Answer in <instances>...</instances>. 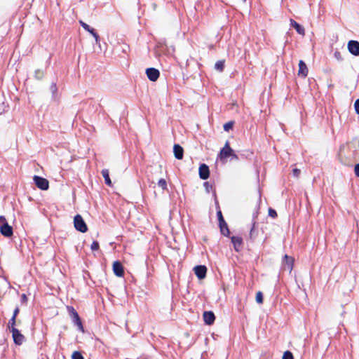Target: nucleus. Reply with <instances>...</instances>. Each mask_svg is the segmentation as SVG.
Segmentation results:
<instances>
[{
    "label": "nucleus",
    "mask_w": 359,
    "mask_h": 359,
    "mask_svg": "<svg viewBox=\"0 0 359 359\" xmlns=\"http://www.w3.org/2000/svg\"><path fill=\"white\" fill-rule=\"evenodd\" d=\"M173 152L175 157L177 159L181 160L183 158L184 149L180 144H175L173 147Z\"/></svg>",
    "instance_id": "dca6fc26"
},
{
    "label": "nucleus",
    "mask_w": 359,
    "mask_h": 359,
    "mask_svg": "<svg viewBox=\"0 0 359 359\" xmlns=\"http://www.w3.org/2000/svg\"><path fill=\"white\" fill-rule=\"evenodd\" d=\"M15 323H16V318L13 317L10 319L9 322H8V327L10 329V331L11 330V329L13 328H15Z\"/></svg>",
    "instance_id": "393cba45"
},
{
    "label": "nucleus",
    "mask_w": 359,
    "mask_h": 359,
    "mask_svg": "<svg viewBox=\"0 0 359 359\" xmlns=\"http://www.w3.org/2000/svg\"><path fill=\"white\" fill-rule=\"evenodd\" d=\"M67 310L73 323L77 326L79 331L84 332V328L81 320L76 311L72 306H67Z\"/></svg>",
    "instance_id": "f03ea898"
},
{
    "label": "nucleus",
    "mask_w": 359,
    "mask_h": 359,
    "mask_svg": "<svg viewBox=\"0 0 359 359\" xmlns=\"http://www.w3.org/2000/svg\"><path fill=\"white\" fill-rule=\"evenodd\" d=\"M93 36L95 40V43L100 45V36L97 32L93 33Z\"/></svg>",
    "instance_id": "e433bc0d"
},
{
    "label": "nucleus",
    "mask_w": 359,
    "mask_h": 359,
    "mask_svg": "<svg viewBox=\"0 0 359 359\" xmlns=\"http://www.w3.org/2000/svg\"><path fill=\"white\" fill-rule=\"evenodd\" d=\"M308 68L305 62L303 60H300L299 62L298 75L305 78L308 75Z\"/></svg>",
    "instance_id": "2eb2a0df"
},
{
    "label": "nucleus",
    "mask_w": 359,
    "mask_h": 359,
    "mask_svg": "<svg viewBox=\"0 0 359 359\" xmlns=\"http://www.w3.org/2000/svg\"><path fill=\"white\" fill-rule=\"evenodd\" d=\"M86 31L88 32L92 36L93 35V33L96 32L95 30L90 27V29H88V30H86Z\"/></svg>",
    "instance_id": "a19ab883"
},
{
    "label": "nucleus",
    "mask_w": 359,
    "mask_h": 359,
    "mask_svg": "<svg viewBox=\"0 0 359 359\" xmlns=\"http://www.w3.org/2000/svg\"><path fill=\"white\" fill-rule=\"evenodd\" d=\"M232 159L238 160V156L233 152V154L231 156Z\"/></svg>",
    "instance_id": "37998d69"
},
{
    "label": "nucleus",
    "mask_w": 359,
    "mask_h": 359,
    "mask_svg": "<svg viewBox=\"0 0 359 359\" xmlns=\"http://www.w3.org/2000/svg\"><path fill=\"white\" fill-rule=\"evenodd\" d=\"M21 300L22 302H26L27 301V297L26 294H22L21 295Z\"/></svg>",
    "instance_id": "ea45409f"
},
{
    "label": "nucleus",
    "mask_w": 359,
    "mask_h": 359,
    "mask_svg": "<svg viewBox=\"0 0 359 359\" xmlns=\"http://www.w3.org/2000/svg\"><path fill=\"white\" fill-rule=\"evenodd\" d=\"M204 322L206 325H212L215 320V316L212 311H205L203 315Z\"/></svg>",
    "instance_id": "4468645a"
},
{
    "label": "nucleus",
    "mask_w": 359,
    "mask_h": 359,
    "mask_svg": "<svg viewBox=\"0 0 359 359\" xmlns=\"http://www.w3.org/2000/svg\"><path fill=\"white\" fill-rule=\"evenodd\" d=\"M20 312V309L17 306L14 311H13V317L15 318L17 317L18 314Z\"/></svg>",
    "instance_id": "58836bf2"
},
{
    "label": "nucleus",
    "mask_w": 359,
    "mask_h": 359,
    "mask_svg": "<svg viewBox=\"0 0 359 359\" xmlns=\"http://www.w3.org/2000/svg\"><path fill=\"white\" fill-rule=\"evenodd\" d=\"M217 215L219 221V226L220 228L221 233L225 236H229L230 234V231L228 228L227 224L224 219L221 210H218L217 212Z\"/></svg>",
    "instance_id": "20e7f679"
},
{
    "label": "nucleus",
    "mask_w": 359,
    "mask_h": 359,
    "mask_svg": "<svg viewBox=\"0 0 359 359\" xmlns=\"http://www.w3.org/2000/svg\"><path fill=\"white\" fill-rule=\"evenodd\" d=\"M203 186L205 187V190H206V191H207L208 193H209V192H210V189H212V185H210V184H209V182H204V183H203Z\"/></svg>",
    "instance_id": "473e14b6"
},
{
    "label": "nucleus",
    "mask_w": 359,
    "mask_h": 359,
    "mask_svg": "<svg viewBox=\"0 0 359 359\" xmlns=\"http://www.w3.org/2000/svg\"><path fill=\"white\" fill-rule=\"evenodd\" d=\"M44 73L41 69H36L34 72V77L38 79L41 80L43 77Z\"/></svg>",
    "instance_id": "5701e85b"
},
{
    "label": "nucleus",
    "mask_w": 359,
    "mask_h": 359,
    "mask_svg": "<svg viewBox=\"0 0 359 359\" xmlns=\"http://www.w3.org/2000/svg\"><path fill=\"white\" fill-rule=\"evenodd\" d=\"M233 152V150L229 146V142L226 141L224 147L220 151L219 156L221 158H226L231 156Z\"/></svg>",
    "instance_id": "6e6552de"
},
{
    "label": "nucleus",
    "mask_w": 359,
    "mask_h": 359,
    "mask_svg": "<svg viewBox=\"0 0 359 359\" xmlns=\"http://www.w3.org/2000/svg\"><path fill=\"white\" fill-rule=\"evenodd\" d=\"M79 24L81 25V26L86 31V30H88V29H90V26L86 24V22H83L82 20H80L79 21Z\"/></svg>",
    "instance_id": "f704fd0d"
},
{
    "label": "nucleus",
    "mask_w": 359,
    "mask_h": 359,
    "mask_svg": "<svg viewBox=\"0 0 359 359\" xmlns=\"http://www.w3.org/2000/svg\"><path fill=\"white\" fill-rule=\"evenodd\" d=\"M354 172L355 175L359 177V163L355 165Z\"/></svg>",
    "instance_id": "4c0bfd02"
},
{
    "label": "nucleus",
    "mask_w": 359,
    "mask_h": 359,
    "mask_svg": "<svg viewBox=\"0 0 359 359\" xmlns=\"http://www.w3.org/2000/svg\"><path fill=\"white\" fill-rule=\"evenodd\" d=\"M72 359H84L83 356L79 351H74L72 355Z\"/></svg>",
    "instance_id": "b1692460"
},
{
    "label": "nucleus",
    "mask_w": 359,
    "mask_h": 359,
    "mask_svg": "<svg viewBox=\"0 0 359 359\" xmlns=\"http://www.w3.org/2000/svg\"><path fill=\"white\" fill-rule=\"evenodd\" d=\"M0 233L7 238L11 237L13 234V227L8 224L4 216H0Z\"/></svg>",
    "instance_id": "f257e3e1"
},
{
    "label": "nucleus",
    "mask_w": 359,
    "mask_h": 359,
    "mask_svg": "<svg viewBox=\"0 0 359 359\" xmlns=\"http://www.w3.org/2000/svg\"><path fill=\"white\" fill-rule=\"evenodd\" d=\"M158 185L163 189V190H167L168 189V187H167V182L165 181V179H160L158 181Z\"/></svg>",
    "instance_id": "4be33fe9"
},
{
    "label": "nucleus",
    "mask_w": 359,
    "mask_h": 359,
    "mask_svg": "<svg viewBox=\"0 0 359 359\" xmlns=\"http://www.w3.org/2000/svg\"><path fill=\"white\" fill-rule=\"evenodd\" d=\"M294 259L292 257L285 255L283 258V262L287 266L290 271L292 269Z\"/></svg>",
    "instance_id": "a211bd4d"
},
{
    "label": "nucleus",
    "mask_w": 359,
    "mask_h": 359,
    "mask_svg": "<svg viewBox=\"0 0 359 359\" xmlns=\"http://www.w3.org/2000/svg\"><path fill=\"white\" fill-rule=\"evenodd\" d=\"M100 248L99 243L96 241H93L91 244L90 248L93 251L97 250Z\"/></svg>",
    "instance_id": "c756f323"
},
{
    "label": "nucleus",
    "mask_w": 359,
    "mask_h": 359,
    "mask_svg": "<svg viewBox=\"0 0 359 359\" xmlns=\"http://www.w3.org/2000/svg\"><path fill=\"white\" fill-rule=\"evenodd\" d=\"M233 126V121H229V122L226 123L224 125V130L225 131L228 132V131H229V130L232 129Z\"/></svg>",
    "instance_id": "bb28decb"
},
{
    "label": "nucleus",
    "mask_w": 359,
    "mask_h": 359,
    "mask_svg": "<svg viewBox=\"0 0 359 359\" xmlns=\"http://www.w3.org/2000/svg\"><path fill=\"white\" fill-rule=\"evenodd\" d=\"M355 112L359 114V99L356 100L354 104Z\"/></svg>",
    "instance_id": "c9c22d12"
},
{
    "label": "nucleus",
    "mask_w": 359,
    "mask_h": 359,
    "mask_svg": "<svg viewBox=\"0 0 359 359\" xmlns=\"http://www.w3.org/2000/svg\"><path fill=\"white\" fill-rule=\"evenodd\" d=\"M348 51L355 56H359V42L358 41L351 40L348 43Z\"/></svg>",
    "instance_id": "0eeeda50"
},
{
    "label": "nucleus",
    "mask_w": 359,
    "mask_h": 359,
    "mask_svg": "<svg viewBox=\"0 0 359 359\" xmlns=\"http://www.w3.org/2000/svg\"><path fill=\"white\" fill-rule=\"evenodd\" d=\"M290 25L292 27H294L297 32L301 35L305 34V30L304 28L300 25L299 23H297L295 20L290 19Z\"/></svg>",
    "instance_id": "f3484780"
},
{
    "label": "nucleus",
    "mask_w": 359,
    "mask_h": 359,
    "mask_svg": "<svg viewBox=\"0 0 359 359\" xmlns=\"http://www.w3.org/2000/svg\"><path fill=\"white\" fill-rule=\"evenodd\" d=\"M300 173H301V170L299 169L294 168L292 170V175L295 177H298L299 176Z\"/></svg>",
    "instance_id": "72a5a7b5"
},
{
    "label": "nucleus",
    "mask_w": 359,
    "mask_h": 359,
    "mask_svg": "<svg viewBox=\"0 0 359 359\" xmlns=\"http://www.w3.org/2000/svg\"><path fill=\"white\" fill-rule=\"evenodd\" d=\"M256 302L258 304H262L263 303V294L262 292H258L256 294Z\"/></svg>",
    "instance_id": "a878e982"
},
{
    "label": "nucleus",
    "mask_w": 359,
    "mask_h": 359,
    "mask_svg": "<svg viewBox=\"0 0 359 359\" xmlns=\"http://www.w3.org/2000/svg\"><path fill=\"white\" fill-rule=\"evenodd\" d=\"M215 69L222 72L224 68V62L223 60H218L215 65Z\"/></svg>",
    "instance_id": "aec40b11"
},
{
    "label": "nucleus",
    "mask_w": 359,
    "mask_h": 359,
    "mask_svg": "<svg viewBox=\"0 0 359 359\" xmlns=\"http://www.w3.org/2000/svg\"><path fill=\"white\" fill-rule=\"evenodd\" d=\"M196 276L198 279H203L206 276L207 268L203 265H198L194 269Z\"/></svg>",
    "instance_id": "9d476101"
},
{
    "label": "nucleus",
    "mask_w": 359,
    "mask_h": 359,
    "mask_svg": "<svg viewBox=\"0 0 359 359\" xmlns=\"http://www.w3.org/2000/svg\"><path fill=\"white\" fill-rule=\"evenodd\" d=\"M50 91L52 92L53 99L56 100L57 88L55 83H52L50 85Z\"/></svg>",
    "instance_id": "412c9836"
},
{
    "label": "nucleus",
    "mask_w": 359,
    "mask_h": 359,
    "mask_svg": "<svg viewBox=\"0 0 359 359\" xmlns=\"http://www.w3.org/2000/svg\"><path fill=\"white\" fill-rule=\"evenodd\" d=\"M74 224L75 229L81 233H85L88 231L87 225L80 215H76L74 217Z\"/></svg>",
    "instance_id": "7ed1b4c3"
},
{
    "label": "nucleus",
    "mask_w": 359,
    "mask_h": 359,
    "mask_svg": "<svg viewBox=\"0 0 359 359\" xmlns=\"http://www.w3.org/2000/svg\"><path fill=\"white\" fill-rule=\"evenodd\" d=\"M146 74L148 79L151 81H156L160 75V72L157 69L149 67L146 69Z\"/></svg>",
    "instance_id": "1a4fd4ad"
},
{
    "label": "nucleus",
    "mask_w": 359,
    "mask_h": 359,
    "mask_svg": "<svg viewBox=\"0 0 359 359\" xmlns=\"http://www.w3.org/2000/svg\"><path fill=\"white\" fill-rule=\"evenodd\" d=\"M269 215L273 218H275L277 217V212L275 210L272 208L269 209Z\"/></svg>",
    "instance_id": "2f4dec72"
},
{
    "label": "nucleus",
    "mask_w": 359,
    "mask_h": 359,
    "mask_svg": "<svg viewBox=\"0 0 359 359\" xmlns=\"http://www.w3.org/2000/svg\"><path fill=\"white\" fill-rule=\"evenodd\" d=\"M113 271L118 277H122L124 275L123 266L120 262L116 261L114 262Z\"/></svg>",
    "instance_id": "f8f14e48"
},
{
    "label": "nucleus",
    "mask_w": 359,
    "mask_h": 359,
    "mask_svg": "<svg viewBox=\"0 0 359 359\" xmlns=\"http://www.w3.org/2000/svg\"><path fill=\"white\" fill-rule=\"evenodd\" d=\"M11 332L12 333L14 343L17 345H21L25 341L24 335L17 328L11 329Z\"/></svg>",
    "instance_id": "423d86ee"
},
{
    "label": "nucleus",
    "mask_w": 359,
    "mask_h": 359,
    "mask_svg": "<svg viewBox=\"0 0 359 359\" xmlns=\"http://www.w3.org/2000/svg\"><path fill=\"white\" fill-rule=\"evenodd\" d=\"M33 180L36 186L41 190H47L49 188V182L48 180L42 177L34 175Z\"/></svg>",
    "instance_id": "39448f33"
},
{
    "label": "nucleus",
    "mask_w": 359,
    "mask_h": 359,
    "mask_svg": "<svg viewBox=\"0 0 359 359\" xmlns=\"http://www.w3.org/2000/svg\"><path fill=\"white\" fill-rule=\"evenodd\" d=\"M86 31L88 32L92 36L93 35V33L96 32L95 30L90 27V29H88V30H86Z\"/></svg>",
    "instance_id": "79ce46f5"
},
{
    "label": "nucleus",
    "mask_w": 359,
    "mask_h": 359,
    "mask_svg": "<svg viewBox=\"0 0 359 359\" xmlns=\"http://www.w3.org/2000/svg\"><path fill=\"white\" fill-rule=\"evenodd\" d=\"M334 56L336 58V60H337L338 61H342L343 60L342 55H341V53L339 52V51H335L334 53Z\"/></svg>",
    "instance_id": "7c9ffc66"
},
{
    "label": "nucleus",
    "mask_w": 359,
    "mask_h": 359,
    "mask_svg": "<svg viewBox=\"0 0 359 359\" xmlns=\"http://www.w3.org/2000/svg\"><path fill=\"white\" fill-rule=\"evenodd\" d=\"M102 175L103 177L104 178L105 184H107L108 186H111V181L109 177V170L107 169L102 170Z\"/></svg>",
    "instance_id": "6ab92c4d"
},
{
    "label": "nucleus",
    "mask_w": 359,
    "mask_h": 359,
    "mask_svg": "<svg viewBox=\"0 0 359 359\" xmlns=\"http://www.w3.org/2000/svg\"><path fill=\"white\" fill-rule=\"evenodd\" d=\"M198 173L201 179L207 180L210 176L209 167L205 163L201 164L199 167Z\"/></svg>",
    "instance_id": "9b49d317"
},
{
    "label": "nucleus",
    "mask_w": 359,
    "mask_h": 359,
    "mask_svg": "<svg viewBox=\"0 0 359 359\" xmlns=\"http://www.w3.org/2000/svg\"><path fill=\"white\" fill-rule=\"evenodd\" d=\"M283 359H294V357L290 351H287L283 353Z\"/></svg>",
    "instance_id": "cd10ccee"
},
{
    "label": "nucleus",
    "mask_w": 359,
    "mask_h": 359,
    "mask_svg": "<svg viewBox=\"0 0 359 359\" xmlns=\"http://www.w3.org/2000/svg\"><path fill=\"white\" fill-rule=\"evenodd\" d=\"M255 224L254 223L250 231V238L252 240H254L257 236L255 232Z\"/></svg>",
    "instance_id": "c85d7f7f"
},
{
    "label": "nucleus",
    "mask_w": 359,
    "mask_h": 359,
    "mask_svg": "<svg viewBox=\"0 0 359 359\" xmlns=\"http://www.w3.org/2000/svg\"><path fill=\"white\" fill-rule=\"evenodd\" d=\"M231 243L233 245L234 250L240 252L243 248V239L240 236H232L231 238Z\"/></svg>",
    "instance_id": "ddd939ff"
}]
</instances>
